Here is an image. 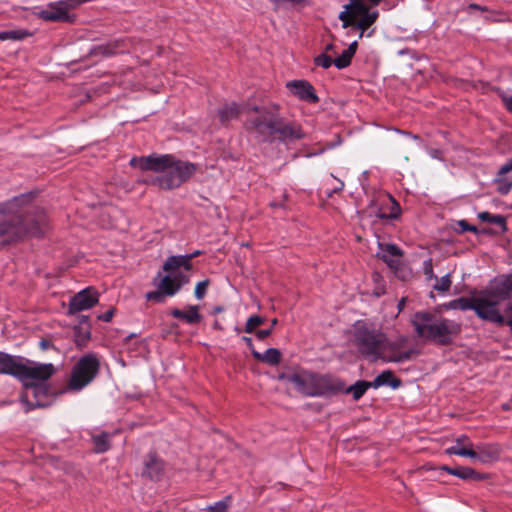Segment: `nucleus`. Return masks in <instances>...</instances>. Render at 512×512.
<instances>
[{
    "label": "nucleus",
    "mask_w": 512,
    "mask_h": 512,
    "mask_svg": "<svg viewBox=\"0 0 512 512\" xmlns=\"http://www.w3.org/2000/svg\"><path fill=\"white\" fill-rule=\"evenodd\" d=\"M371 387L372 386H371L370 382L364 381V380H359L356 383H354L353 385H350L348 387L345 385V390L343 392L344 393H348V394H352L353 399L357 401Z\"/></svg>",
    "instance_id": "nucleus-31"
},
{
    "label": "nucleus",
    "mask_w": 512,
    "mask_h": 512,
    "mask_svg": "<svg viewBox=\"0 0 512 512\" xmlns=\"http://www.w3.org/2000/svg\"><path fill=\"white\" fill-rule=\"evenodd\" d=\"M334 48V45L333 44H328L325 48V51L328 52V51H332Z\"/></svg>",
    "instance_id": "nucleus-58"
},
{
    "label": "nucleus",
    "mask_w": 512,
    "mask_h": 512,
    "mask_svg": "<svg viewBox=\"0 0 512 512\" xmlns=\"http://www.w3.org/2000/svg\"><path fill=\"white\" fill-rule=\"evenodd\" d=\"M208 285H209V280H203V281H200L197 283L196 287H195V297L197 299H202L206 292H207V288H208Z\"/></svg>",
    "instance_id": "nucleus-44"
},
{
    "label": "nucleus",
    "mask_w": 512,
    "mask_h": 512,
    "mask_svg": "<svg viewBox=\"0 0 512 512\" xmlns=\"http://www.w3.org/2000/svg\"><path fill=\"white\" fill-rule=\"evenodd\" d=\"M278 320L276 318H274L272 321H271V327L270 328H266L264 330H259L255 333L257 339L259 340H264L266 339L267 337H269L271 334H272V331H273V327L277 324Z\"/></svg>",
    "instance_id": "nucleus-46"
},
{
    "label": "nucleus",
    "mask_w": 512,
    "mask_h": 512,
    "mask_svg": "<svg viewBox=\"0 0 512 512\" xmlns=\"http://www.w3.org/2000/svg\"><path fill=\"white\" fill-rule=\"evenodd\" d=\"M55 373V367L51 363L27 365L21 362L18 379L26 388H32L36 393L40 388L36 382H43Z\"/></svg>",
    "instance_id": "nucleus-12"
},
{
    "label": "nucleus",
    "mask_w": 512,
    "mask_h": 512,
    "mask_svg": "<svg viewBox=\"0 0 512 512\" xmlns=\"http://www.w3.org/2000/svg\"><path fill=\"white\" fill-rule=\"evenodd\" d=\"M411 322L419 338L438 345L450 344L461 331V325L456 321L427 311L415 313Z\"/></svg>",
    "instance_id": "nucleus-4"
},
{
    "label": "nucleus",
    "mask_w": 512,
    "mask_h": 512,
    "mask_svg": "<svg viewBox=\"0 0 512 512\" xmlns=\"http://www.w3.org/2000/svg\"><path fill=\"white\" fill-rule=\"evenodd\" d=\"M276 7H279L284 4H290L291 6H305L310 4L311 0H269Z\"/></svg>",
    "instance_id": "nucleus-43"
},
{
    "label": "nucleus",
    "mask_w": 512,
    "mask_h": 512,
    "mask_svg": "<svg viewBox=\"0 0 512 512\" xmlns=\"http://www.w3.org/2000/svg\"><path fill=\"white\" fill-rule=\"evenodd\" d=\"M492 323L498 324V325H507L510 330L512 331V304H508L503 313L500 312V320L495 319L492 320Z\"/></svg>",
    "instance_id": "nucleus-36"
},
{
    "label": "nucleus",
    "mask_w": 512,
    "mask_h": 512,
    "mask_svg": "<svg viewBox=\"0 0 512 512\" xmlns=\"http://www.w3.org/2000/svg\"><path fill=\"white\" fill-rule=\"evenodd\" d=\"M352 57L346 50H344L340 56L334 59V65L338 69H344L351 63Z\"/></svg>",
    "instance_id": "nucleus-39"
},
{
    "label": "nucleus",
    "mask_w": 512,
    "mask_h": 512,
    "mask_svg": "<svg viewBox=\"0 0 512 512\" xmlns=\"http://www.w3.org/2000/svg\"><path fill=\"white\" fill-rule=\"evenodd\" d=\"M88 316H81L80 325L75 327V343L78 347H83L90 339V327Z\"/></svg>",
    "instance_id": "nucleus-28"
},
{
    "label": "nucleus",
    "mask_w": 512,
    "mask_h": 512,
    "mask_svg": "<svg viewBox=\"0 0 512 512\" xmlns=\"http://www.w3.org/2000/svg\"><path fill=\"white\" fill-rule=\"evenodd\" d=\"M440 470L446 471L450 475L456 476L463 480H469V479L480 480L481 479V476L474 469H472L470 467L460 466V467L451 468L449 466L444 465V466L440 467Z\"/></svg>",
    "instance_id": "nucleus-27"
},
{
    "label": "nucleus",
    "mask_w": 512,
    "mask_h": 512,
    "mask_svg": "<svg viewBox=\"0 0 512 512\" xmlns=\"http://www.w3.org/2000/svg\"><path fill=\"white\" fill-rule=\"evenodd\" d=\"M224 310V308L222 306H215L212 310V314H218L220 312H222Z\"/></svg>",
    "instance_id": "nucleus-55"
},
{
    "label": "nucleus",
    "mask_w": 512,
    "mask_h": 512,
    "mask_svg": "<svg viewBox=\"0 0 512 512\" xmlns=\"http://www.w3.org/2000/svg\"><path fill=\"white\" fill-rule=\"evenodd\" d=\"M451 287V279L450 274H446L445 276L441 277L440 279L437 278L436 284H434L433 288L437 290L438 292H447Z\"/></svg>",
    "instance_id": "nucleus-38"
},
{
    "label": "nucleus",
    "mask_w": 512,
    "mask_h": 512,
    "mask_svg": "<svg viewBox=\"0 0 512 512\" xmlns=\"http://www.w3.org/2000/svg\"><path fill=\"white\" fill-rule=\"evenodd\" d=\"M406 298H402L398 303V310L401 311L405 306Z\"/></svg>",
    "instance_id": "nucleus-56"
},
{
    "label": "nucleus",
    "mask_w": 512,
    "mask_h": 512,
    "mask_svg": "<svg viewBox=\"0 0 512 512\" xmlns=\"http://www.w3.org/2000/svg\"><path fill=\"white\" fill-rule=\"evenodd\" d=\"M507 109L512 112V96L505 99Z\"/></svg>",
    "instance_id": "nucleus-52"
},
{
    "label": "nucleus",
    "mask_w": 512,
    "mask_h": 512,
    "mask_svg": "<svg viewBox=\"0 0 512 512\" xmlns=\"http://www.w3.org/2000/svg\"><path fill=\"white\" fill-rule=\"evenodd\" d=\"M265 319L258 315H252L247 319L244 331L246 333H253L255 329L264 323Z\"/></svg>",
    "instance_id": "nucleus-37"
},
{
    "label": "nucleus",
    "mask_w": 512,
    "mask_h": 512,
    "mask_svg": "<svg viewBox=\"0 0 512 512\" xmlns=\"http://www.w3.org/2000/svg\"><path fill=\"white\" fill-rule=\"evenodd\" d=\"M406 343V337L401 336L396 340L391 341L384 335V341H382L380 350L378 351L377 360H382L387 363H402L409 361L412 358L414 351L412 349H406Z\"/></svg>",
    "instance_id": "nucleus-11"
},
{
    "label": "nucleus",
    "mask_w": 512,
    "mask_h": 512,
    "mask_svg": "<svg viewBox=\"0 0 512 512\" xmlns=\"http://www.w3.org/2000/svg\"><path fill=\"white\" fill-rule=\"evenodd\" d=\"M240 114V108L236 103H230L219 109L218 116L222 123L236 119Z\"/></svg>",
    "instance_id": "nucleus-32"
},
{
    "label": "nucleus",
    "mask_w": 512,
    "mask_h": 512,
    "mask_svg": "<svg viewBox=\"0 0 512 512\" xmlns=\"http://www.w3.org/2000/svg\"><path fill=\"white\" fill-rule=\"evenodd\" d=\"M478 217L483 222H489L497 225L500 228V232H505L507 230L506 219L502 215H493L489 212H481L478 214Z\"/></svg>",
    "instance_id": "nucleus-34"
},
{
    "label": "nucleus",
    "mask_w": 512,
    "mask_h": 512,
    "mask_svg": "<svg viewBox=\"0 0 512 512\" xmlns=\"http://www.w3.org/2000/svg\"><path fill=\"white\" fill-rule=\"evenodd\" d=\"M199 254L200 251H195L192 254L170 256L164 262L163 270L183 269L187 273L192 269L191 260Z\"/></svg>",
    "instance_id": "nucleus-20"
},
{
    "label": "nucleus",
    "mask_w": 512,
    "mask_h": 512,
    "mask_svg": "<svg viewBox=\"0 0 512 512\" xmlns=\"http://www.w3.org/2000/svg\"><path fill=\"white\" fill-rule=\"evenodd\" d=\"M344 188V183L342 181L339 180V186L336 187L333 192L336 193V192H339V191H342Z\"/></svg>",
    "instance_id": "nucleus-57"
},
{
    "label": "nucleus",
    "mask_w": 512,
    "mask_h": 512,
    "mask_svg": "<svg viewBox=\"0 0 512 512\" xmlns=\"http://www.w3.org/2000/svg\"><path fill=\"white\" fill-rule=\"evenodd\" d=\"M20 367V360L4 352H0V374L12 375L18 379Z\"/></svg>",
    "instance_id": "nucleus-23"
},
{
    "label": "nucleus",
    "mask_w": 512,
    "mask_h": 512,
    "mask_svg": "<svg viewBox=\"0 0 512 512\" xmlns=\"http://www.w3.org/2000/svg\"><path fill=\"white\" fill-rule=\"evenodd\" d=\"M229 500L230 497H227L224 500H220L216 503H214L211 506H208L204 512H227V509L229 507Z\"/></svg>",
    "instance_id": "nucleus-40"
},
{
    "label": "nucleus",
    "mask_w": 512,
    "mask_h": 512,
    "mask_svg": "<svg viewBox=\"0 0 512 512\" xmlns=\"http://www.w3.org/2000/svg\"><path fill=\"white\" fill-rule=\"evenodd\" d=\"M213 328L220 331L224 330V327L218 320L214 321Z\"/></svg>",
    "instance_id": "nucleus-53"
},
{
    "label": "nucleus",
    "mask_w": 512,
    "mask_h": 512,
    "mask_svg": "<svg viewBox=\"0 0 512 512\" xmlns=\"http://www.w3.org/2000/svg\"><path fill=\"white\" fill-rule=\"evenodd\" d=\"M459 226L462 228V231L476 232V227L469 225L465 220H461Z\"/></svg>",
    "instance_id": "nucleus-48"
},
{
    "label": "nucleus",
    "mask_w": 512,
    "mask_h": 512,
    "mask_svg": "<svg viewBox=\"0 0 512 512\" xmlns=\"http://www.w3.org/2000/svg\"><path fill=\"white\" fill-rule=\"evenodd\" d=\"M252 355L258 361L270 364L277 365L281 360V353L276 348H269L264 353H260L256 350H252Z\"/></svg>",
    "instance_id": "nucleus-30"
},
{
    "label": "nucleus",
    "mask_w": 512,
    "mask_h": 512,
    "mask_svg": "<svg viewBox=\"0 0 512 512\" xmlns=\"http://www.w3.org/2000/svg\"><path fill=\"white\" fill-rule=\"evenodd\" d=\"M317 386H319V396L341 393L345 390V383L332 375H317Z\"/></svg>",
    "instance_id": "nucleus-18"
},
{
    "label": "nucleus",
    "mask_w": 512,
    "mask_h": 512,
    "mask_svg": "<svg viewBox=\"0 0 512 512\" xmlns=\"http://www.w3.org/2000/svg\"><path fill=\"white\" fill-rule=\"evenodd\" d=\"M380 251L377 255L388 264L391 268H396L400 264L402 251L399 247L393 244H380Z\"/></svg>",
    "instance_id": "nucleus-21"
},
{
    "label": "nucleus",
    "mask_w": 512,
    "mask_h": 512,
    "mask_svg": "<svg viewBox=\"0 0 512 512\" xmlns=\"http://www.w3.org/2000/svg\"><path fill=\"white\" fill-rule=\"evenodd\" d=\"M474 449V444L471 442L469 437L465 434L460 435L455 440V445L445 449V453L448 455L462 456L460 451H469Z\"/></svg>",
    "instance_id": "nucleus-29"
},
{
    "label": "nucleus",
    "mask_w": 512,
    "mask_h": 512,
    "mask_svg": "<svg viewBox=\"0 0 512 512\" xmlns=\"http://www.w3.org/2000/svg\"><path fill=\"white\" fill-rule=\"evenodd\" d=\"M74 3L72 0L50 2L45 8H35L32 14L46 22L72 23L76 18L74 14H70V11L75 9Z\"/></svg>",
    "instance_id": "nucleus-8"
},
{
    "label": "nucleus",
    "mask_w": 512,
    "mask_h": 512,
    "mask_svg": "<svg viewBox=\"0 0 512 512\" xmlns=\"http://www.w3.org/2000/svg\"><path fill=\"white\" fill-rule=\"evenodd\" d=\"M133 168L142 171H153L159 175L153 177L149 183L162 190H173L187 182L196 172L197 166L194 163L176 159L169 154L133 157L129 162Z\"/></svg>",
    "instance_id": "nucleus-2"
},
{
    "label": "nucleus",
    "mask_w": 512,
    "mask_h": 512,
    "mask_svg": "<svg viewBox=\"0 0 512 512\" xmlns=\"http://www.w3.org/2000/svg\"><path fill=\"white\" fill-rule=\"evenodd\" d=\"M389 201L391 203V212L389 214H379L378 216L380 218L396 219L400 215V206L392 197L389 198Z\"/></svg>",
    "instance_id": "nucleus-42"
},
{
    "label": "nucleus",
    "mask_w": 512,
    "mask_h": 512,
    "mask_svg": "<svg viewBox=\"0 0 512 512\" xmlns=\"http://www.w3.org/2000/svg\"><path fill=\"white\" fill-rule=\"evenodd\" d=\"M30 36H32V33L26 29L0 31V41H5V40L21 41Z\"/></svg>",
    "instance_id": "nucleus-33"
},
{
    "label": "nucleus",
    "mask_w": 512,
    "mask_h": 512,
    "mask_svg": "<svg viewBox=\"0 0 512 512\" xmlns=\"http://www.w3.org/2000/svg\"><path fill=\"white\" fill-rule=\"evenodd\" d=\"M33 408V405L30 404L29 402H27V408H26V411H29Z\"/></svg>",
    "instance_id": "nucleus-59"
},
{
    "label": "nucleus",
    "mask_w": 512,
    "mask_h": 512,
    "mask_svg": "<svg viewBox=\"0 0 512 512\" xmlns=\"http://www.w3.org/2000/svg\"><path fill=\"white\" fill-rule=\"evenodd\" d=\"M384 335L379 330L359 326L355 332V345L362 355L372 360H377L378 351L382 341H384Z\"/></svg>",
    "instance_id": "nucleus-9"
},
{
    "label": "nucleus",
    "mask_w": 512,
    "mask_h": 512,
    "mask_svg": "<svg viewBox=\"0 0 512 512\" xmlns=\"http://www.w3.org/2000/svg\"><path fill=\"white\" fill-rule=\"evenodd\" d=\"M469 8L470 9L480 10V11H485L486 10L485 7H482V6L478 5V4H470Z\"/></svg>",
    "instance_id": "nucleus-54"
},
{
    "label": "nucleus",
    "mask_w": 512,
    "mask_h": 512,
    "mask_svg": "<svg viewBox=\"0 0 512 512\" xmlns=\"http://www.w3.org/2000/svg\"><path fill=\"white\" fill-rule=\"evenodd\" d=\"M462 457H468L474 460H478L482 463L493 462L500 456L501 449L497 444L492 443H480L474 445L473 450L460 451Z\"/></svg>",
    "instance_id": "nucleus-15"
},
{
    "label": "nucleus",
    "mask_w": 512,
    "mask_h": 512,
    "mask_svg": "<svg viewBox=\"0 0 512 512\" xmlns=\"http://www.w3.org/2000/svg\"><path fill=\"white\" fill-rule=\"evenodd\" d=\"M92 440L94 444V449L97 453L106 452L110 448L109 435L107 433L95 435L93 436Z\"/></svg>",
    "instance_id": "nucleus-35"
},
{
    "label": "nucleus",
    "mask_w": 512,
    "mask_h": 512,
    "mask_svg": "<svg viewBox=\"0 0 512 512\" xmlns=\"http://www.w3.org/2000/svg\"><path fill=\"white\" fill-rule=\"evenodd\" d=\"M153 279V285L157 288L155 291L146 293L145 298L155 303H163L166 297L176 295L184 285L189 283L190 277L183 269L163 270Z\"/></svg>",
    "instance_id": "nucleus-6"
},
{
    "label": "nucleus",
    "mask_w": 512,
    "mask_h": 512,
    "mask_svg": "<svg viewBox=\"0 0 512 512\" xmlns=\"http://www.w3.org/2000/svg\"><path fill=\"white\" fill-rule=\"evenodd\" d=\"M253 110L258 113V116L247 120V129L255 132L263 141L270 140L276 134L280 119L268 110H261L258 107H254Z\"/></svg>",
    "instance_id": "nucleus-10"
},
{
    "label": "nucleus",
    "mask_w": 512,
    "mask_h": 512,
    "mask_svg": "<svg viewBox=\"0 0 512 512\" xmlns=\"http://www.w3.org/2000/svg\"><path fill=\"white\" fill-rule=\"evenodd\" d=\"M512 171V158L509 159L504 165H502L494 179V183L497 185V191L502 194H508L512 189V178L507 176Z\"/></svg>",
    "instance_id": "nucleus-19"
},
{
    "label": "nucleus",
    "mask_w": 512,
    "mask_h": 512,
    "mask_svg": "<svg viewBox=\"0 0 512 512\" xmlns=\"http://www.w3.org/2000/svg\"><path fill=\"white\" fill-rule=\"evenodd\" d=\"M39 346L42 350H47L49 349L50 347H52V343L50 340L48 339H42L40 342H39Z\"/></svg>",
    "instance_id": "nucleus-50"
},
{
    "label": "nucleus",
    "mask_w": 512,
    "mask_h": 512,
    "mask_svg": "<svg viewBox=\"0 0 512 512\" xmlns=\"http://www.w3.org/2000/svg\"><path fill=\"white\" fill-rule=\"evenodd\" d=\"M124 40H116L107 44L94 46L90 50V55L108 57L119 52H123Z\"/></svg>",
    "instance_id": "nucleus-24"
},
{
    "label": "nucleus",
    "mask_w": 512,
    "mask_h": 512,
    "mask_svg": "<svg viewBox=\"0 0 512 512\" xmlns=\"http://www.w3.org/2000/svg\"><path fill=\"white\" fill-rule=\"evenodd\" d=\"M100 369L98 357L89 353L82 356L73 366L68 389L71 391H80L89 385L97 376Z\"/></svg>",
    "instance_id": "nucleus-7"
},
{
    "label": "nucleus",
    "mask_w": 512,
    "mask_h": 512,
    "mask_svg": "<svg viewBox=\"0 0 512 512\" xmlns=\"http://www.w3.org/2000/svg\"><path fill=\"white\" fill-rule=\"evenodd\" d=\"M276 134L279 135L281 141H294L305 137V133L300 124L284 122L281 119L279 120Z\"/></svg>",
    "instance_id": "nucleus-17"
},
{
    "label": "nucleus",
    "mask_w": 512,
    "mask_h": 512,
    "mask_svg": "<svg viewBox=\"0 0 512 512\" xmlns=\"http://www.w3.org/2000/svg\"><path fill=\"white\" fill-rule=\"evenodd\" d=\"M164 473V463L155 454H149L144 462L143 474L152 480H158Z\"/></svg>",
    "instance_id": "nucleus-22"
},
{
    "label": "nucleus",
    "mask_w": 512,
    "mask_h": 512,
    "mask_svg": "<svg viewBox=\"0 0 512 512\" xmlns=\"http://www.w3.org/2000/svg\"><path fill=\"white\" fill-rule=\"evenodd\" d=\"M234 330H235V332H236L237 334H239V333L241 332V330H240L238 327H235V328H234Z\"/></svg>",
    "instance_id": "nucleus-60"
},
{
    "label": "nucleus",
    "mask_w": 512,
    "mask_h": 512,
    "mask_svg": "<svg viewBox=\"0 0 512 512\" xmlns=\"http://www.w3.org/2000/svg\"><path fill=\"white\" fill-rule=\"evenodd\" d=\"M314 63L319 67L328 69L332 64H334V60H332L331 56L327 55L326 53H322L315 57Z\"/></svg>",
    "instance_id": "nucleus-41"
},
{
    "label": "nucleus",
    "mask_w": 512,
    "mask_h": 512,
    "mask_svg": "<svg viewBox=\"0 0 512 512\" xmlns=\"http://www.w3.org/2000/svg\"><path fill=\"white\" fill-rule=\"evenodd\" d=\"M286 88L301 101L308 103H317L319 101L314 87L306 80L289 81L286 83Z\"/></svg>",
    "instance_id": "nucleus-16"
},
{
    "label": "nucleus",
    "mask_w": 512,
    "mask_h": 512,
    "mask_svg": "<svg viewBox=\"0 0 512 512\" xmlns=\"http://www.w3.org/2000/svg\"><path fill=\"white\" fill-rule=\"evenodd\" d=\"M31 200V195L22 194L0 203V241L13 244L30 236L44 234L48 225L46 214L41 209L21 214V209Z\"/></svg>",
    "instance_id": "nucleus-1"
},
{
    "label": "nucleus",
    "mask_w": 512,
    "mask_h": 512,
    "mask_svg": "<svg viewBox=\"0 0 512 512\" xmlns=\"http://www.w3.org/2000/svg\"><path fill=\"white\" fill-rule=\"evenodd\" d=\"M113 315H114V310L110 309L107 312L99 315L98 319L103 321V322H110L112 320V318H113Z\"/></svg>",
    "instance_id": "nucleus-47"
},
{
    "label": "nucleus",
    "mask_w": 512,
    "mask_h": 512,
    "mask_svg": "<svg viewBox=\"0 0 512 512\" xmlns=\"http://www.w3.org/2000/svg\"><path fill=\"white\" fill-rule=\"evenodd\" d=\"M242 340L247 344V346L250 348V350H255L254 349V346H253V343H252V339L250 337H242Z\"/></svg>",
    "instance_id": "nucleus-51"
},
{
    "label": "nucleus",
    "mask_w": 512,
    "mask_h": 512,
    "mask_svg": "<svg viewBox=\"0 0 512 512\" xmlns=\"http://www.w3.org/2000/svg\"><path fill=\"white\" fill-rule=\"evenodd\" d=\"M512 294V280L495 281L491 288L477 297H461L449 302V308L455 310H474L478 317L492 322L500 320L499 305L509 300Z\"/></svg>",
    "instance_id": "nucleus-3"
},
{
    "label": "nucleus",
    "mask_w": 512,
    "mask_h": 512,
    "mask_svg": "<svg viewBox=\"0 0 512 512\" xmlns=\"http://www.w3.org/2000/svg\"><path fill=\"white\" fill-rule=\"evenodd\" d=\"M98 301V292L92 287L85 288L70 299L68 304V314L75 315L84 310L91 309L98 303Z\"/></svg>",
    "instance_id": "nucleus-14"
},
{
    "label": "nucleus",
    "mask_w": 512,
    "mask_h": 512,
    "mask_svg": "<svg viewBox=\"0 0 512 512\" xmlns=\"http://www.w3.org/2000/svg\"><path fill=\"white\" fill-rule=\"evenodd\" d=\"M371 383L372 388H379L381 386L388 385L393 389H397L401 386L402 382L399 378L394 376L391 370H385L381 372Z\"/></svg>",
    "instance_id": "nucleus-26"
},
{
    "label": "nucleus",
    "mask_w": 512,
    "mask_h": 512,
    "mask_svg": "<svg viewBox=\"0 0 512 512\" xmlns=\"http://www.w3.org/2000/svg\"><path fill=\"white\" fill-rule=\"evenodd\" d=\"M301 394L306 396H319L317 375L301 370L293 374L283 376Z\"/></svg>",
    "instance_id": "nucleus-13"
},
{
    "label": "nucleus",
    "mask_w": 512,
    "mask_h": 512,
    "mask_svg": "<svg viewBox=\"0 0 512 512\" xmlns=\"http://www.w3.org/2000/svg\"><path fill=\"white\" fill-rule=\"evenodd\" d=\"M358 47L357 41L352 42L347 49H345L351 56H354Z\"/></svg>",
    "instance_id": "nucleus-49"
},
{
    "label": "nucleus",
    "mask_w": 512,
    "mask_h": 512,
    "mask_svg": "<svg viewBox=\"0 0 512 512\" xmlns=\"http://www.w3.org/2000/svg\"><path fill=\"white\" fill-rule=\"evenodd\" d=\"M383 0H350L343 6L338 18L342 22V28L359 31V38L371 37L375 29L370 28L379 18V11L373 7Z\"/></svg>",
    "instance_id": "nucleus-5"
},
{
    "label": "nucleus",
    "mask_w": 512,
    "mask_h": 512,
    "mask_svg": "<svg viewBox=\"0 0 512 512\" xmlns=\"http://www.w3.org/2000/svg\"><path fill=\"white\" fill-rule=\"evenodd\" d=\"M171 315L174 318L184 320L188 324H197L202 319V316L199 313V307L197 305L189 306L187 311L175 308L171 311Z\"/></svg>",
    "instance_id": "nucleus-25"
},
{
    "label": "nucleus",
    "mask_w": 512,
    "mask_h": 512,
    "mask_svg": "<svg viewBox=\"0 0 512 512\" xmlns=\"http://www.w3.org/2000/svg\"><path fill=\"white\" fill-rule=\"evenodd\" d=\"M423 271L428 280L435 279L437 280V276L433 272L432 259H428L423 263Z\"/></svg>",
    "instance_id": "nucleus-45"
}]
</instances>
